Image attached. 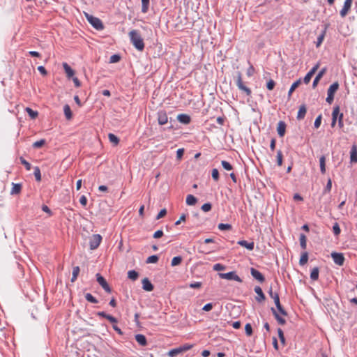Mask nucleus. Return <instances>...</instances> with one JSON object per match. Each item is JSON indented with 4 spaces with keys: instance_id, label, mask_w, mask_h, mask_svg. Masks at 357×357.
Listing matches in <instances>:
<instances>
[{
    "instance_id": "obj_6",
    "label": "nucleus",
    "mask_w": 357,
    "mask_h": 357,
    "mask_svg": "<svg viewBox=\"0 0 357 357\" xmlns=\"http://www.w3.org/2000/svg\"><path fill=\"white\" fill-rule=\"evenodd\" d=\"M102 241V236L100 234H93L89 239V245L91 250H96L100 245Z\"/></svg>"
},
{
    "instance_id": "obj_21",
    "label": "nucleus",
    "mask_w": 357,
    "mask_h": 357,
    "mask_svg": "<svg viewBox=\"0 0 357 357\" xmlns=\"http://www.w3.org/2000/svg\"><path fill=\"white\" fill-rule=\"evenodd\" d=\"M350 160L351 163L357 162V149L355 146H353L350 152Z\"/></svg>"
},
{
    "instance_id": "obj_38",
    "label": "nucleus",
    "mask_w": 357,
    "mask_h": 357,
    "mask_svg": "<svg viewBox=\"0 0 357 357\" xmlns=\"http://www.w3.org/2000/svg\"><path fill=\"white\" fill-rule=\"evenodd\" d=\"M182 260H183V259L180 256L174 257L172 259L171 265L172 266H178V265L181 264V263L182 262Z\"/></svg>"
},
{
    "instance_id": "obj_61",
    "label": "nucleus",
    "mask_w": 357,
    "mask_h": 357,
    "mask_svg": "<svg viewBox=\"0 0 357 357\" xmlns=\"http://www.w3.org/2000/svg\"><path fill=\"white\" fill-rule=\"evenodd\" d=\"M167 214V210L165 208H163L162 209L158 214L157 217H156V219L157 220H159L162 218H163L164 216H165V215Z\"/></svg>"
},
{
    "instance_id": "obj_19",
    "label": "nucleus",
    "mask_w": 357,
    "mask_h": 357,
    "mask_svg": "<svg viewBox=\"0 0 357 357\" xmlns=\"http://www.w3.org/2000/svg\"><path fill=\"white\" fill-rule=\"evenodd\" d=\"M177 119L180 123H184V124H188L190 122V117L188 114H181L178 115Z\"/></svg>"
},
{
    "instance_id": "obj_50",
    "label": "nucleus",
    "mask_w": 357,
    "mask_h": 357,
    "mask_svg": "<svg viewBox=\"0 0 357 357\" xmlns=\"http://www.w3.org/2000/svg\"><path fill=\"white\" fill-rule=\"evenodd\" d=\"M275 86V82L273 79H270L267 84H266V88L269 90V91H271L274 89Z\"/></svg>"
},
{
    "instance_id": "obj_16",
    "label": "nucleus",
    "mask_w": 357,
    "mask_h": 357,
    "mask_svg": "<svg viewBox=\"0 0 357 357\" xmlns=\"http://www.w3.org/2000/svg\"><path fill=\"white\" fill-rule=\"evenodd\" d=\"M63 68L68 78H71L75 75V71L67 63H63Z\"/></svg>"
},
{
    "instance_id": "obj_31",
    "label": "nucleus",
    "mask_w": 357,
    "mask_h": 357,
    "mask_svg": "<svg viewBox=\"0 0 357 357\" xmlns=\"http://www.w3.org/2000/svg\"><path fill=\"white\" fill-rule=\"evenodd\" d=\"M301 80L299 79L291 84V86L289 89V93H288L289 96H291V93L301 84Z\"/></svg>"
},
{
    "instance_id": "obj_18",
    "label": "nucleus",
    "mask_w": 357,
    "mask_h": 357,
    "mask_svg": "<svg viewBox=\"0 0 357 357\" xmlns=\"http://www.w3.org/2000/svg\"><path fill=\"white\" fill-rule=\"evenodd\" d=\"M237 243L238 245H240L241 246L247 248L249 250H252L254 249V247H255V243H254L253 241L248 242V241H246L245 240H241V241H238Z\"/></svg>"
},
{
    "instance_id": "obj_17",
    "label": "nucleus",
    "mask_w": 357,
    "mask_h": 357,
    "mask_svg": "<svg viewBox=\"0 0 357 357\" xmlns=\"http://www.w3.org/2000/svg\"><path fill=\"white\" fill-rule=\"evenodd\" d=\"M255 291L257 294V301L259 302L264 301L266 298L264 294L260 287L257 286L255 287Z\"/></svg>"
},
{
    "instance_id": "obj_57",
    "label": "nucleus",
    "mask_w": 357,
    "mask_h": 357,
    "mask_svg": "<svg viewBox=\"0 0 357 357\" xmlns=\"http://www.w3.org/2000/svg\"><path fill=\"white\" fill-rule=\"evenodd\" d=\"M319 67V63H318L307 73L312 77L316 73V71L318 70Z\"/></svg>"
},
{
    "instance_id": "obj_44",
    "label": "nucleus",
    "mask_w": 357,
    "mask_h": 357,
    "mask_svg": "<svg viewBox=\"0 0 357 357\" xmlns=\"http://www.w3.org/2000/svg\"><path fill=\"white\" fill-rule=\"evenodd\" d=\"M45 139H42L39 141H37L33 144V147L35 149H39L42 147L45 144Z\"/></svg>"
},
{
    "instance_id": "obj_34",
    "label": "nucleus",
    "mask_w": 357,
    "mask_h": 357,
    "mask_svg": "<svg viewBox=\"0 0 357 357\" xmlns=\"http://www.w3.org/2000/svg\"><path fill=\"white\" fill-rule=\"evenodd\" d=\"M128 277L130 280L135 281V280H136L138 278L139 274H138V273L137 271H135L134 270H132V271H129L128 272Z\"/></svg>"
},
{
    "instance_id": "obj_13",
    "label": "nucleus",
    "mask_w": 357,
    "mask_h": 357,
    "mask_svg": "<svg viewBox=\"0 0 357 357\" xmlns=\"http://www.w3.org/2000/svg\"><path fill=\"white\" fill-rule=\"evenodd\" d=\"M158 121L160 125H165L168 122V117L165 111L158 113Z\"/></svg>"
},
{
    "instance_id": "obj_43",
    "label": "nucleus",
    "mask_w": 357,
    "mask_h": 357,
    "mask_svg": "<svg viewBox=\"0 0 357 357\" xmlns=\"http://www.w3.org/2000/svg\"><path fill=\"white\" fill-rule=\"evenodd\" d=\"M34 176L36 178V180L37 181H41V173H40V170L39 169L38 167H36L34 168Z\"/></svg>"
},
{
    "instance_id": "obj_11",
    "label": "nucleus",
    "mask_w": 357,
    "mask_h": 357,
    "mask_svg": "<svg viewBox=\"0 0 357 357\" xmlns=\"http://www.w3.org/2000/svg\"><path fill=\"white\" fill-rule=\"evenodd\" d=\"M352 1L353 0H345L344 6L340 13L342 17H344L349 13L351 7Z\"/></svg>"
},
{
    "instance_id": "obj_25",
    "label": "nucleus",
    "mask_w": 357,
    "mask_h": 357,
    "mask_svg": "<svg viewBox=\"0 0 357 357\" xmlns=\"http://www.w3.org/2000/svg\"><path fill=\"white\" fill-rule=\"evenodd\" d=\"M197 202V198L192 195H188L186 197V204L189 206L195 205Z\"/></svg>"
},
{
    "instance_id": "obj_26",
    "label": "nucleus",
    "mask_w": 357,
    "mask_h": 357,
    "mask_svg": "<svg viewBox=\"0 0 357 357\" xmlns=\"http://www.w3.org/2000/svg\"><path fill=\"white\" fill-rule=\"evenodd\" d=\"M63 112H64V114L67 119L70 120L72 119L73 114H72L70 107L68 105H64Z\"/></svg>"
},
{
    "instance_id": "obj_54",
    "label": "nucleus",
    "mask_w": 357,
    "mask_h": 357,
    "mask_svg": "<svg viewBox=\"0 0 357 357\" xmlns=\"http://www.w3.org/2000/svg\"><path fill=\"white\" fill-rule=\"evenodd\" d=\"M278 336H279V338H280L281 342L282 344H284L285 339H284V333H283L282 330L281 328H278Z\"/></svg>"
},
{
    "instance_id": "obj_37",
    "label": "nucleus",
    "mask_w": 357,
    "mask_h": 357,
    "mask_svg": "<svg viewBox=\"0 0 357 357\" xmlns=\"http://www.w3.org/2000/svg\"><path fill=\"white\" fill-rule=\"evenodd\" d=\"M149 0H142V12L146 13L149 10Z\"/></svg>"
},
{
    "instance_id": "obj_27",
    "label": "nucleus",
    "mask_w": 357,
    "mask_h": 357,
    "mask_svg": "<svg viewBox=\"0 0 357 357\" xmlns=\"http://www.w3.org/2000/svg\"><path fill=\"white\" fill-rule=\"evenodd\" d=\"M25 111L27 112L31 119H35L38 116V112L37 111L33 110L30 107H26Z\"/></svg>"
},
{
    "instance_id": "obj_60",
    "label": "nucleus",
    "mask_w": 357,
    "mask_h": 357,
    "mask_svg": "<svg viewBox=\"0 0 357 357\" xmlns=\"http://www.w3.org/2000/svg\"><path fill=\"white\" fill-rule=\"evenodd\" d=\"M184 153V149H178L176 151V158L178 160H181Z\"/></svg>"
},
{
    "instance_id": "obj_62",
    "label": "nucleus",
    "mask_w": 357,
    "mask_h": 357,
    "mask_svg": "<svg viewBox=\"0 0 357 357\" xmlns=\"http://www.w3.org/2000/svg\"><path fill=\"white\" fill-rule=\"evenodd\" d=\"M38 70L43 75L45 76L47 74V72L44 66H40L38 67Z\"/></svg>"
},
{
    "instance_id": "obj_9",
    "label": "nucleus",
    "mask_w": 357,
    "mask_h": 357,
    "mask_svg": "<svg viewBox=\"0 0 357 357\" xmlns=\"http://www.w3.org/2000/svg\"><path fill=\"white\" fill-rule=\"evenodd\" d=\"M96 280L98 284L104 289L105 291L107 293H110L112 291V289L107 284L106 280L100 273L96 274Z\"/></svg>"
},
{
    "instance_id": "obj_39",
    "label": "nucleus",
    "mask_w": 357,
    "mask_h": 357,
    "mask_svg": "<svg viewBox=\"0 0 357 357\" xmlns=\"http://www.w3.org/2000/svg\"><path fill=\"white\" fill-rule=\"evenodd\" d=\"M85 298L87 301L91 303H97L98 300L90 293H87L85 294Z\"/></svg>"
},
{
    "instance_id": "obj_20",
    "label": "nucleus",
    "mask_w": 357,
    "mask_h": 357,
    "mask_svg": "<svg viewBox=\"0 0 357 357\" xmlns=\"http://www.w3.org/2000/svg\"><path fill=\"white\" fill-rule=\"evenodd\" d=\"M326 71V68H323L322 70H321L319 72V73L317 75V76L315 77V78L313 81V84H312L313 88H315L317 86V84L319 83V80L321 79L323 75L325 74Z\"/></svg>"
},
{
    "instance_id": "obj_5",
    "label": "nucleus",
    "mask_w": 357,
    "mask_h": 357,
    "mask_svg": "<svg viewBox=\"0 0 357 357\" xmlns=\"http://www.w3.org/2000/svg\"><path fill=\"white\" fill-rule=\"evenodd\" d=\"M339 88V84L338 82H335L333 84H332L327 91V98H326V102L329 104H331L334 100V95L336 93Z\"/></svg>"
},
{
    "instance_id": "obj_12",
    "label": "nucleus",
    "mask_w": 357,
    "mask_h": 357,
    "mask_svg": "<svg viewBox=\"0 0 357 357\" xmlns=\"http://www.w3.org/2000/svg\"><path fill=\"white\" fill-rule=\"evenodd\" d=\"M250 274L255 280L260 282H264L265 280L264 276L259 271L254 268H250Z\"/></svg>"
},
{
    "instance_id": "obj_28",
    "label": "nucleus",
    "mask_w": 357,
    "mask_h": 357,
    "mask_svg": "<svg viewBox=\"0 0 357 357\" xmlns=\"http://www.w3.org/2000/svg\"><path fill=\"white\" fill-rule=\"evenodd\" d=\"M319 268L318 267H314L312 271H311V273H310V278L315 281V280H317L318 278H319Z\"/></svg>"
},
{
    "instance_id": "obj_49",
    "label": "nucleus",
    "mask_w": 357,
    "mask_h": 357,
    "mask_svg": "<svg viewBox=\"0 0 357 357\" xmlns=\"http://www.w3.org/2000/svg\"><path fill=\"white\" fill-rule=\"evenodd\" d=\"M20 161L21 163L24 165L26 170L29 171L31 169V164L29 162H27L24 158H20Z\"/></svg>"
},
{
    "instance_id": "obj_64",
    "label": "nucleus",
    "mask_w": 357,
    "mask_h": 357,
    "mask_svg": "<svg viewBox=\"0 0 357 357\" xmlns=\"http://www.w3.org/2000/svg\"><path fill=\"white\" fill-rule=\"evenodd\" d=\"M79 202L82 206H85L87 204L86 197L84 195H82L79 199Z\"/></svg>"
},
{
    "instance_id": "obj_32",
    "label": "nucleus",
    "mask_w": 357,
    "mask_h": 357,
    "mask_svg": "<svg viewBox=\"0 0 357 357\" xmlns=\"http://www.w3.org/2000/svg\"><path fill=\"white\" fill-rule=\"evenodd\" d=\"M79 266H75L73 267V275H72V278H71V282H75L77 278V276L79 273Z\"/></svg>"
},
{
    "instance_id": "obj_47",
    "label": "nucleus",
    "mask_w": 357,
    "mask_h": 357,
    "mask_svg": "<svg viewBox=\"0 0 357 357\" xmlns=\"http://www.w3.org/2000/svg\"><path fill=\"white\" fill-rule=\"evenodd\" d=\"M218 227L220 230H230L231 229V225L229 224L220 223L218 225Z\"/></svg>"
},
{
    "instance_id": "obj_7",
    "label": "nucleus",
    "mask_w": 357,
    "mask_h": 357,
    "mask_svg": "<svg viewBox=\"0 0 357 357\" xmlns=\"http://www.w3.org/2000/svg\"><path fill=\"white\" fill-rule=\"evenodd\" d=\"M220 278L226 279L228 280H235L241 282L242 280L238 275L234 271H231L227 273H219Z\"/></svg>"
},
{
    "instance_id": "obj_46",
    "label": "nucleus",
    "mask_w": 357,
    "mask_h": 357,
    "mask_svg": "<svg viewBox=\"0 0 357 357\" xmlns=\"http://www.w3.org/2000/svg\"><path fill=\"white\" fill-rule=\"evenodd\" d=\"M245 333L248 336H251L252 335V328L250 324H247L245 326Z\"/></svg>"
},
{
    "instance_id": "obj_8",
    "label": "nucleus",
    "mask_w": 357,
    "mask_h": 357,
    "mask_svg": "<svg viewBox=\"0 0 357 357\" xmlns=\"http://www.w3.org/2000/svg\"><path fill=\"white\" fill-rule=\"evenodd\" d=\"M236 85L238 88L240 90L244 91L247 96L251 95V90L243 84L241 74L240 73H238V76L236 78Z\"/></svg>"
},
{
    "instance_id": "obj_53",
    "label": "nucleus",
    "mask_w": 357,
    "mask_h": 357,
    "mask_svg": "<svg viewBox=\"0 0 357 357\" xmlns=\"http://www.w3.org/2000/svg\"><path fill=\"white\" fill-rule=\"evenodd\" d=\"M225 269V266L221 264H215L213 266V270L216 271H223Z\"/></svg>"
},
{
    "instance_id": "obj_63",
    "label": "nucleus",
    "mask_w": 357,
    "mask_h": 357,
    "mask_svg": "<svg viewBox=\"0 0 357 357\" xmlns=\"http://www.w3.org/2000/svg\"><path fill=\"white\" fill-rule=\"evenodd\" d=\"M163 236V231L162 230H158L153 234V238H159Z\"/></svg>"
},
{
    "instance_id": "obj_45",
    "label": "nucleus",
    "mask_w": 357,
    "mask_h": 357,
    "mask_svg": "<svg viewBox=\"0 0 357 357\" xmlns=\"http://www.w3.org/2000/svg\"><path fill=\"white\" fill-rule=\"evenodd\" d=\"M221 164H222V167L225 170L230 171V170H231L233 169L232 165L229 162H227V161L222 160Z\"/></svg>"
},
{
    "instance_id": "obj_56",
    "label": "nucleus",
    "mask_w": 357,
    "mask_h": 357,
    "mask_svg": "<svg viewBox=\"0 0 357 357\" xmlns=\"http://www.w3.org/2000/svg\"><path fill=\"white\" fill-rule=\"evenodd\" d=\"M321 123V115L320 114L315 119V121L314 123V128H318L320 126Z\"/></svg>"
},
{
    "instance_id": "obj_48",
    "label": "nucleus",
    "mask_w": 357,
    "mask_h": 357,
    "mask_svg": "<svg viewBox=\"0 0 357 357\" xmlns=\"http://www.w3.org/2000/svg\"><path fill=\"white\" fill-rule=\"evenodd\" d=\"M212 178L215 181L219 180V172L217 169H213L211 172Z\"/></svg>"
},
{
    "instance_id": "obj_52",
    "label": "nucleus",
    "mask_w": 357,
    "mask_h": 357,
    "mask_svg": "<svg viewBox=\"0 0 357 357\" xmlns=\"http://www.w3.org/2000/svg\"><path fill=\"white\" fill-rule=\"evenodd\" d=\"M211 204L210 203H205L202 206V210L204 212H208L211 210Z\"/></svg>"
},
{
    "instance_id": "obj_51",
    "label": "nucleus",
    "mask_w": 357,
    "mask_h": 357,
    "mask_svg": "<svg viewBox=\"0 0 357 357\" xmlns=\"http://www.w3.org/2000/svg\"><path fill=\"white\" fill-rule=\"evenodd\" d=\"M202 284L201 282H195L190 283L189 284V287H190L192 289H199L202 287Z\"/></svg>"
},
{
    "instance_id": "obj_35",
    "label": "nucleus",
    "mask_w": 357,
    "mask_h": 357,
    "mask_svg": "<svg viewBox=\"0 0 357 357\" xmlns=\"http://www.w3.org/2000/svg\"><path fill=\"white\" fill-rule=\"evenodd\" d=\"M300 245L303 249H305L307 246V238L305 234H301L299 238Z\"/></svg>"
},
{
    "instance_id": "obj_1",
    "label": "nucleus",
    "mask_w": 357,
    "mask_h": 357,
    "mask_svg": "<svg viewBox=\"0 0 357 357\" xmlns=\"http://www.w3.org/2000/svg\"><path fill=\"white\" fill-rule=\"evenodd\" d=\"M130 42L134 47L139 51H143L144 49V43L141 34L137 30L133 29L129 32Z\"/></svg>"
},
{
    "instance_id": "obj_30",
    "label": "nucleus",
    "mask_w": 357,
    "mask_h": 357,
    "mask_svg": "<svg viewBox=\"0 0 357 357\" xmlns=\"http://www.w3.org/2000/svg\"><path fill=\"white\" fill-rule=\"evenodd\" d=\"M307 261H308V254L307 252H305L302 253V255L301 256V258L299 260V264L301 266H304L305 264H307Z\"/></svg>"
},
{
    "instance_id": "obj_33",
    "label": "nucleus",
    "mask_w": 357,
    "mask_h": 357,
    "mask_svg": "<svg viewBox=\"0 0 357 357\" xmlns=\"http://www.w3.org/2000/svg\"><path fill=\"white\" fill-rule=\"evenodd\" d=\"M272 312H273V314H274L275 319H277V321H278V323L280 324H285V319L282 317H281L278 314V312L275 311V310L274 308H272Z\"/></svg>"
},
{
    "instance_id": "obj_4",
    "label": "nucleus",
    "mask_w": 357,
    "mask_h": 357,
    "mask_svg": "<svg viewBox=\"0 0 357 357\" xmlns=\"http://www.w3.org/2000/svg\"><path fill=\"white\" fill-rule=\"evenodd\" d=\"M193 347V344H185L178 348L173 349L168 352V355L170 357H174L181 353L188 351Z\"/></svg>"
},
{
    "instance_id": "obj_2",
    "label": "nucleus",
    "mask_w": 357,
    "mask_h": 357,
    "mask_svg": "<svg viewBox=\"0 0 357 357\" xmlns=\"http://www.w3.org/2000/svg\"><path fill=\"white\" fill-rule=\"evenodd\" d=\"M337 120H338L339 127L342 128L344 126L343 114L340 112V107L338 106H336L333 108L332 112L331 127L333 128L335 126Z\"/></svg>"
},
{
    "instance_id": "obj_59",
    "label": "nucleus",
    "mask_w": 357,
    "mask_h": 357,
    "mask_svg": "<svg viewBox=\"0 0 357 357\" xmlns=\"http://www.w3.org/2000/svg\"><path fill=\"white\" fill-rule=\"evenodd\" d=\"M333 232L335 235H339L340 233V228L339 227V225L337 223H335L333 227Z\"/></svg>"
},
{
    "instance_id": "obj_55",
    "label": "nucleus",
    "mask_w": 357,
    "mask_h": 357,
    "mask_svg": "<svg viewBox=\"0 0 357 357\" xmlns=\"http://www.w3.org/2000/svg\"><path fill=\"white\" fill-rule=\"evenodd\" d=\"M120 59H121V57L119 55L114 54L110 57L109 61H110V63H116L120 61Z\"/></svg>"
},
{
    "instance_id": "obj_14",
    "label": "nucleus",
    "mask_w": 357,
    "mask_h": 357,
    "mask_svg": "<svg viewBox=\"0 0 357 357\" xmlns=\"http://www.w3.org/2000/svg\"><path fill=\"white\" fill-rule=\"evenodd\" d=\"M142 288L146 291H151L153 289V285L146 278H144L142 281Z\"/></svg>"
},
{
    "instance_id": "obj_40",
    "label": "nucleus",
    "mask_w": 357,
    "mask_h": 357,
    "mask_svg": "<svg viewBox=\"0 0 357 357\" xmlns=\"http://www.w3.org/2000/svg\"><path fill=\"white\" fill-rule=\"evenodd\" d=\"M326 34V31L324 30L317 38V40L316 42V47H319L321 43H323V40L324 39Z\"/></svg>"
},
{
    "instance_id": "obj_42",
    "label": "nucleus",
    "mask_w": 357,
    "mask_h": 357,
    "mask_svg": "<svg viewBox=\"0 0 357 357\" xmlns=\"http://www.w3.org/2000/svg\"><path fill=\"white\" fill-rule=\"evenodd\" d=\"M158 261V257L157 255H151L146 259V262L147 264H155Z\"/></svg>"
},
{
    "instance_id": "obj_29",
    "label": "nucleus",
    "mask_w": 357,
    "mask_h": 357,
    "mask_svg": "<svg viewBox=\"0 0 357 357\" xmlns=\"http://www.w3.org/2000/svg\"><path fill=\"white\" fill-rule=\"evenodd\" d=\"M320 170L322 174L326 172V158L324 155H321L319 158Z\"/></svg>"
},
{
    "instance_id": "obj_41",
    "label": "nucleus",
    "mask_w": 357,
    "mask_h": 357,
    "mask_svg": "<svg viewBox=\"0 0 357 357\" xmlns=\"http://www.w3.org/2000/svg\"><path fill=\"white\" fill-rule=\"evenodd\" d=\"M283 155L282 152L280 150L277 151V164L278 166H281L282 165Z\"/></svg>"
},
{
    "instance_id": "obj_10",
    "label": "nucleus",
    "mask_w": 357,
    "mask_h": 357,
    "mask_svg": "<svg viewBox=\"0 0 357 357\" xmlns=\"http://www.w3.org/2000/svg\"><path fill=\"white\" fill-rule=\"evenodd\" d=\"M331 257L337 265L342 266L344 264L345 259L342 253L333 252Z\"/></svg>"
},
{
    "instance_id": "obj_3",
    "label": "nucleus",
    "mask_w": 357,
    "mask_h": 357,
    "mask_svg": "<svg viewBox=\"0 0 357 357\" xmlns=\"http://www.w3.org/2000/svg\"><path fill=\"white\" fill-rule=\"evenodd\" d=\"M85 16L88 20V22L97 30H102L104 29V25L102 21L93 15L85 13Z\"/></svg>"
},
{
    "instance_id": "obj_36",
    "label": "nucleus",
    "mask_w": 357,
    "mask_h": 357,
    "mask_svg": "<svg viewBox=\"0 0 357 357\" xmlns=\"http://www.w3.org/2000/svg\"><path fill=\"white\" fill-rule=\"evenodd\" d=\"M108 138L112 144H114L115 146L117 145L119 143V139L114 134L109 133L108 135Z\"/></svg>"
},
{
    "instance_id": "obj_23",
    "label": "nucleus",
    "mask_w": 357,
    "mask_h": 357,
    "mask_svg": "<svg viewBox=\"0 0 357 357\" xmlns=\"http://www.w3.org/2000/svg\"><path fill=\"white\" fill-rule=\"evenodd\" d=\"M306 112H307V109H306L305 106V105L300 106L298 114H297V119H303L305 117Z\"/></svg>"
},
{
    "instance_id": "obj_22",
    "label": "nucleus",
    "mask_w": 357,
    "mask_h": 357,
    "mask_svg": "<svg viewBox=\"0 0 357 357\" xmlns=\"http://www.w3.org/2000/svg\"><path fill=\"white\" fill-rule=\"evenodd\" d=\"M135 340L142 346H146L147 344L146 338L144 335H142V334L136 335Z\"/></svg>"
},
{
    "instance_id": "obj_58",
    "label": "nucleus",
    "mask_w": 357,
    "mask_h": 357,
    "mask_svg": "<svg viewBox=\"0 0 357 357\" xmlns=\"http://www.w3.org/2000/svg\"><path fill=\"white\" fill-rule=\"evenodd\" d=\"M319 67V63H318L307 73L312 77L316 73V71L318 70Z\"/></svg>"
},
{
    "instance_id": "obj_24",
    "label": "nucleus",
    "mask_w": 357,
    "mask_h": 357,
    "mask_svg": "<svg viewBox=\"0 0 357 357\" xmlns=\"http://www.w3.org/2000/svg\"><path fill=\"white\" fill-rule=\"evenodd\" d=\"M22 185L20 183H13V187L10 193L12 195L19 194L21 191Z\"/></svg>"
},
{
    "instance_id": "obj_15",
    "label": "nucleus",
    "mask_w": 357,
    "mask_h": 357,
    "mask_svg": "<svg viewBox=\"0 0 357 357\" xmlns=\"http://www.w3.org/2000/svg\"><path fill=\"white\" fill-rule=\"evenodd\" d=\"M286 124L284 121H279L277 126V131L280 137H283L285 134Z\"/></svg>"
}]
</instances>
